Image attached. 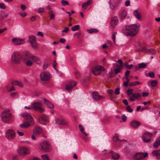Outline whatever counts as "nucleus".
I'll list each match as a JSON object with an SVG mask.
<instances>
[{
    "mask_svg": "<svg viewBox=\"0 0 160 160\" xmlns=\"http://www.w3.org/2000/svg\"><path fill=\"white\" fill-rule=\"evenodd\" d=\"M22 60L26 66L29 67L32 66L33 62L39 64L40 63L38 58L29 52H26L23 55Z\"/></svg>",
    "mask_w": 160,
    "mask_h": 160,
    "instance_id": "obj_1",
    "label": "nucleus"
},
{
    "mask_svg": "<svg viewBox=\"0 0 160 160\" xmlns=\"http://www.w3.org/2000/svg\"><path fill=\"white\" fill-rule=\"evenodd\" d=\"M139 25L136 24H132L129 26L126 25L122 29L123 33L127 36H135L138 32Z\"/></svg>",
    "mask_w": 160,
    "mask_h": 160,
    "instance_id": "obj_2",
    "label": "nucleus"
},
{
    "mask_svg": "<svg viewBox=\"0 0 160 160\" xmlns=\"http://www.w3.org/2000/svg\"><path fill=\"white\" fill-rule=\"evenodd\" d=\"M22 116L27 120L24 123L19 125L20 128H27L34 124V120L31 115L28 113H24Z\"/></svg>",
    "mask_w": 160,
    "mask_h": 160,
    "instance_id": "obj_3",
    "label": "nucleus"
},
{
    "mask_svg": "<svg viewBox=\"0 0 160 160\" xmlns=\"http://www.w3.org/2000/svg\"><path fill=\"white\" fill-rule=\"evenodd\" d=\"M23 59V55H22L19 52H14L12 55L11 61L13 64H18Z\"/></svg>",
    "mask_w": 160,
    "mask_h": 160,
    "instance_id": "obj_4",
    "label": "nucleus"
},
{
    "mask_svg": "<svg viewBox=\"0 0 160 160\" xmlns=\"http://www.w3.org/2000/svg\"><path fill=\"white\" fill-rule=\"evenodd\" d=\"M2 120L5 123H8L12 119V115L10 113V110H5L0 114Z\"/></svg>",
    "mask_w": 160,
    "mask_h": 160,
    "instance_id": "obj_5",
    "label": "nucleus"
},
{
    "mask_svg": "<svg viewBox=\"0 0 160 160\" xmlns=\"http://www.w3.org/2000/svg\"><path fill=\"white\" fill-rule=\"evenodd\" d=\"M92 73L95 75H100L102 71H104L105 68L101 65H98L93 68L92 69Z\"/></svg>",
    "mask_w": 160,
    "mask_h": 160,
    "instance_id": "obj_6",
    "label": "nucleus"
},
{
    "mask_svg": "<svg viewBox=\"0 0 160 160\" xmlns=\"http://www.w3.org/2000/svg\"><path fill=\"white\" fill-rule=\"evenodd\" d=\"M122 0H110V7L112 9H116L120 5Z\"/></svg>",
    "mask_w": 160,
    "mask_h": 160,
    "instance_id": "obj_7",
    "label": "nucleus"
},
{
    "mask_svg": "<svg viewBox=\"0 0 160 160\" xmlns=\"http://www.w3.org/2000/svg\"><path fill=\"white\" fill-rule=\"evenodd\" d=\"M29 41L31 44L33 48L34 49H37L38 47V45L36 42V37L33 35L29 36Z\"/></svg>",
    "mask_w": 160,
    "mask_h": 160,
    "instance_id": "obj_8",
    "label": "nucleus"
},
{
    "mask_svg": "<svg viewBox=\"0 0 160 160\" xmlns=\"http://www.w3.org/2000/svg\"><path fill=\"white\" fill-rule=\"evenodd\" d=\"M42 151L45 152H49L51 150V147L49 143L47 141L42 142Z\"/></svg>",
    "mask_w": 160,
    "mask_h": 160,
    "instance_id": "obj_9",
    "label": "nucleus"
},
{
    "mask_svg": "<svg viewBox=\"0 0 160 160\" xmlns=\"http://www.w3.org/2000/svg\"><path fill=\"white\" fill-rule=\"evenodd\" d=\"M51 77V74L48 72H44L41 73V79L43 81H48Z\"/></svg>",
    "mask_w": 160,
    "mask_h": 160,
    "instance_id": "obj_10",
    "label": "nucleus"
},
{
    "mask_svg": "<svg viewBox=\"0 0 160 160\" xmlns=\"http://www.w3.org/2000/svg\"><path fill=\"white\" fill-rule=\"evenodd\" d=\"M147 152H138L136 153L133 157L136 160L143 159L148 156Z\"/></svg>",
    "mask_w": 160,
    "mask_h": 160,
    "instance_id": "obj_11",
    "label": "nucleus"
},
{
    "mask_svg": "<svg viewBox=\"0 0 160 160\" xmlns=\"http://www.w3.org/2000/svg\"><path fill=\"white\" fill-rule=\"evenodd\" d=\"M6 136L8 139L10 140L12 139L15 137V133L13 130L9 129L7 131Z\"/></svg>",
    "mask_w": 160,
    "mask_h": 160,
    "instance_id": "obj_12",
    "label": "nucleus"
},
{
    "mask_svg": "<svg viewBox=\"0 0 160 160\" xmlns=\"http://www.w3.org/2000/svg\"><path fill=\"white\" fill-rule=\"evenodd\" d=\"M76 84V82L73 81H69L66 85V89L68 92H70L72 88Z\"/></svg>",
    "mask_w": 160,
    "mask_h": 160,
    "instance_id": "obj_13",
    "label": "nucleus"
},
{
    "mask_svg": "<svg viewBox=\"0 0 160 160\" xmlns=\"http://www.w3.org/2000/svg\"><path fill=\"white\" fill-rule=\"evenodd\" d=\"M152 136V134L151 133L148 132L145 133L142 137L143 141L146 143L148 142L151 140Z\"/></svg>",
    "mask_w": 160,
    "mask_h": 160,
    "instance_id": "obj_14",
    "label": "nucleus"
},
{
    "mask_svg": "<svg viewBox=\"0 0 160 160\" xmlns=\"http://www.w3.org/2000/svg\"><path fill=\"white\" fill-rule=\"evenodd\" d=\"M12 41L16 45L22 44L25 42L24 39L16 38H13Z\"/></svg>",
    "mask_w": 160,
    "mask_h": 160,
    "instance_id": "obj_15",
    "label": "nucleus"
},
{
    "mask_svg": "<svg viewBox=\"0 0 160 160\" xmlns=\"http://www.w3.org/2000/svg\"><path fill=\"white\" fill-rule=\"evenodd\" d=\"M49 121V119L46 115L43 114L41 116V124L46 125Z\"/></svg>",
    "mask_w": 160,
    "mask_h": 160,
    "instance_id": "obj_16",
    "label": "nucleus"
},
{
    "mask_svg": "<svg viewBox=\"0 0 160 160\" xmlns=\"http://www.w3.org/2000/svg\"><path fill=\"white\" fill-rule=\"evenodd\" d=\"M142 51L144 53H146L151 55H154L156 53V50L152 48L148 49L145 48H143Z\"/></svg>",
    "mask_w": 160,
    "mask_h": 160,
    "instance_id": "obj_17",
    "label": "nucleus"
},
{
    "mask_svg": "<svg viewBox=\"0 0 160 160\" xmlns=\"http://www.w3.org/2000/svg\"><path fill=\"white\" fill-rule=\"evenodd\" d=\"M118 21L117 16L112 17L111 19V24L113 28H114L118 24Z\"/></svg>",
    "mask_w": 160,
    "mask_h": 160,
    "instance_id": "obj_18",
    "label": "nucleus"
},
{
    "mask_svg": "<svg viewBox=\"0 0 160 160\" xmlns=\"http://www.w3.org/2000/svg\"><path fill=\"white\" fill-rule=\"evenodd\" d=\"M42 99L44 104L47 105L48 107L51 108H54L53 105L48 100L44 98H43Z\"/></svg>",
    "mask_w": 160,
    "mask_h": 160,
    "instance_id": "obj_19",
    "label": "nucleus"
},
{
    "mask_svg": "<svg viewBox=\"0 0 160 160\" xmlns=\"http://www.w3.org/2000/svg\"><path fill=\"white\" fill-rule=\"evenodd\" d=\"M56 123L58 124H61L62 125H66L68 124V122L63 119L59 118H58L55 120Z\"/></svg>",
    "mask_w": 160,
    "mask_h": 160,
    "instance_id": "obj_20",
    "label": "nucleus"
},
{
    "mask_svg": "<svg viewBox=\"0 0 160 160\" xmlns=\"http://www.w3.org/2000/svg\"><path fill=\"white\" fill-rule=\"evenodd\" d=\"M92 97L93 99L96 101H98L101 98L102 96H100L97 92H92Z\"/></svg>",
    "mask_w": 160,
    "mask_h": 160,
    "instance_id": "obj_21",
    "label": "nucleus"
},
{
    "mask_svg": "<svg viewBox=\"0 0 160 160\" xmlns=\"http://www.w3.org/2000/svg\"><path fill=\"white\" fill-rule=\"evenodd\" d=\"M127 16V12L125 10H123L119 15V20L121 22L124 20Z\"/></svg>",
    "mask_w": 160,
    "mask_h": 160,
    "instance_id": "obj_22",
    "label": "nucleus"
},
{
    "mask_svg": "<svg viewBox=\"0 0 160 160\" xmlns=\"http://www.w3.org/2000/svg\"><path fill=\"white\" fill-rule=\"evenodd\" d=\"M92 3V0H88L82 4V8L83 9L85 10L88 6L91 5Z\"/></svg>",
    "mask_w": 160,
    "mask_h": 160,
    "instance_id": "obj_23",
    "label": "nucleus"
},
{
    "mask_svg": "<svg viewBox=\"0 0 160 160\" xmlns=\"http://www.w3.org/2000/svg\"><path fill=\"white\" fill-rule=\"evenodd\" d=\"M110 153L111 154V157L113 159H118L120 157V155L118 153L112 151L110 152Z\"/></svg>",
    "mask_w": 160,
    "mask_h": 160,
    "instance_id": "obj_24",
    "label": "nucleus"
},
{
    "mask_svg": "<svg viewBox=\"0 0 160 160\" xmlns=\"http://www.w3.org/2000/svg\"><path fill=\"white\" fill-rule=\"evenodd\" d=\"M32 109H33L35 110H40V102H35L32 103Z\"/></svg>",
    "mask_w": 160,
    "mask_h": 160,
    "instance_id": "obj_25",
    "label": "nucleus"
},
{
    "mask_svg": "<svg viewBox=\"0 0 160 160\" xmlns=\"http://www.w3.org/2000/svg\"><path fill=\"white\" fill-rule=\"evenodd\" d=\"M141 124V123L138 121L133 120L130 123L131 126L134 128H137L138 126Z\"/></svg>",
    "mask_w": 160,
    "mask_h": 160,
    "instance_id": "obj_26",
    "label": "nucleus"
},
{
    "mask_svg": "<svg viewBox=\"0 0 160 160\" xmlns=\"http://www.w3.org/2000/svg\"><path fill=\"white\" fill-rule=\"evenodd\" d=\"M33 134L36 136H39L40 133V128L39 127H36L33 129Z\"/></svg>",
    "mask_w": 160,
    "mask_h": 160,
    "instance_id": "obj_27",
    "label": "nucleus"
},
{
    "mask_svg": "<svg viewBox=\"0 0 160 160\" xmlns=\"http://www.w3.org/2000/svg\"><path fill=\"white\" fill-rule=\"evenodd\" d=\"M133 14L135 17L138 20H141L142 18L141 14L138 12L137 10H135L133 12Z\"/></svg>",
    "mask_w": 160,
    "mask_h": 160,
    "instance_id": "obj_28",
    "label": "nucleus"
},
{
    "mask_svg": "<svg viewBox=\"0 0 160 160\" xmlns=\"http://www.w3.org/2000/svg\"><path fill=\"white\" fill-rule=\"evenodd\" d=\"M152 154L156 157L158 159H160V150H155L152 152Z\"/></svg>",
    "mask_w": 160,
    "mask_h": 160,
    "instance_id": "obj_29",
    "label": "nucleus"
},
{
    "mask_svg": "<svg viewBox=\"0 0 160 160\" xmlns=\"http://www.w3.org/2000/svg\"><path fill=\"white\" fill-rule=\"evenodd\" d=\"M160 145V137L158 138L156 140L153 145L154 148H157Z\"/></svg>",
    "mask_w": 160,
    "mask_h": 160,
    "instance_id": "obj_30",
    "label": "nucleus"
},
{
    "mask_svg": "<svg viewBox=\"0 0 160 160\" xmlns=\"http://www.w3.org/2000/svg\"><path fill=\"white\" fill-rule=\"evenodd\" d=\"M12 85H18L21 87H22L24 86V84L22 82H18L16 81L12 82Z\"/></svg>",
    "mask_w": 160,
    "mask_h": 160,
    "instance_id": "obj_31",
    "label": "nucleus"
},
{
    "mask_svg": "<svg viewBox=\"0 0 160 160\" xmlns=\"http://www.w3.org/2000/svg\"><path fill=\"white\" fill-rule=\"evenodd\" d=\"M142 84V82L136 81L129 83V86L130 87H133L137 85L141 84Z\"/></svg>",
    "mask_w": 160,
    "mask_h": 160,
    "instance_id": "obj_32",
    "label": "nucleus"
},
{
    "mask_svg": "<svg viewBox=\"0 0 160 160\" xmlns=\"http://www.w3.org/2000/svg\"><path fill=\"white\" fill-rule=\"evenodd\" d=\"M79 128L80 131L86 136H87L88 134L84 131V129L83 127L81 124L79 125Z\"/></svg>",
    "mask_w": 160,
    "mask_h": 160,
    "instance_id": "obj_33",
    "label": "nucleus"
},
{
    "mask_svg": "<svg viewBox=\"0 0 160 160\" xmlns=\"http://www.w3.org/2000/svg\"><path fill=\"white\" fill-rule=\"evenodd\" d=\"M98 31L97 29L96 28H91L89 30H88L87 32L90 34H91L92 33H97L98 32Z\"/></svg>",
    "mask_w": 160,
    "mask_h": 160,
    "instance_id": "obj_34",
    "label": "nucleus"
},
{
    "mask_svg": "<svg viewBox=\"0 0 160 160\" xmlns=\"http://www.w3.org/2000/svg\"><path fill=\"white\" fill-rule=\"evenodd\" d=\"M133 97L135 99H138L141 96V94L138 93H133L132 94Z\"/></svg>",
    "mask_w": 160,
    "mask_h": 160,
    "instance_id": "obj_35",
    "label": "nucleus"
},
{
    "mask_svg": "<svg viewBox=\"0 0 160 160\" xmlns=\"http://www.w3.org/2000/svg\"><path fill=\"white\" fill-rule=\"evenodd\" d=\"M23 148L24 149V151H23V153H24V155L28 154L30 153V151L29 149L27 147H23Z\"/></svg>",
    "mask_w": 160,
    "mask_h": 160,
    "instance_id": "obj_36",
    "label": "nucleus"
},
{
    "mask_svg": "<svg viewBox=\"0 0 160 160\" xmlns=\"http://www.w3.org/2000/svg\"><path fill=\"white\" fill-rule=\"evenodd\" d=\"M23 150H24L23 147H20L18 149V152L19 154L21 156H24V153H23Z\"/></svg>",
    "mask_w": 160,
    "mask_h": 160,
    "instance_id": "obj_37",
    "label": "nucleus"
},
{
    "mask_svg": "<svg viewBox=\"0 0 160 160\" xmlns=\"http://www.w3.org/2000/svg\"><path fill=\"white\" fill-rule=\"evenodd\" d=\"M79 29V25H75L72 28V30L73 31H75L78 30Z\"/></svg>",
    "mask_w": 160,
    "mask_h": 160,
    "instance_id": "obj_38",
    "label": "nucleus"
},
{
    "mask_svg": "<svg viewBox=\"0 0 160 160\" xmlns=\"http://www.w3.org/2000/svg\"><path fill=\"white\" fill-rule=\"evenodd\" d=\"M61 2L62 5L63 6H65L66 5H69V3L67 1H66L65 0H62Z\"/></svg>",
    "mask_w": 160,
    "mask_h": 160,
    "instance_id": "obj_39",
    "label": "nucleus"
},
{
    "mask_svg": "<svg viewBox=\"0 0 160 160\" xmlns=\"http://www.w3.org/2000/svg\"><path fill=\"white\" fill-rule=\"evenodd\" d=\"M124 66L126 67L127 69H131L133 67L132 64H131L130 65H129L128 64L127 62L124 63Z\"/></svg>",
    "mask_w": 160,
    "mask_h": 160,
    "instance_id": "obj_40",
    "label": "nucleus"
},
{
    "mask_svg": "<svg viewBox=\"0 0 160 160\" xmlns=\"http://www.w3.org/2000/svg\"><path fill=\"white\" fill-rule=\"evenodd\" d=\"M55 15V13L54 12H50V20H54Z\"/></svg>",
    "mask_w": 160,
    "mask_h": 160,
    "instance_id": "obj_41",
    "label": "nucleus"
},
{
    "mask_svg": "<svg viewBox=\"0 0 160 160\" xmlns=\"http://www.w3.org/2000/svg\"><path fill=\"white\" fill-rule=\"evenodd\" d=\"M146 65L144 63H139L138 64V68H145L146 67Z\"/></svg>",
    "mask_w": 160,
    "mask_h": 160,
    "instance_id": "obj_42",
    "label": "nucleus"
},
{
    "mask_svg": "<svg viewBox=\"0 0 160 160\" xmlns=\"http://www.w3.org/2000/svg\"><path fill=\"white\" fill-rule=\"evenodd\" d=\"M133 89H128L126 91V93L128 95H130L133 93H132Z\"/></svg>",
    "mask_w": 160,
    "mask_h": 160,
    "instance_id": "obj_43",
    "label": "nucleus"
},
{
    "mask_svg": "<svg viewBox=\"0 0 160 160\" xmlns=\"http://www.w3.org/2000/svg\"><path fill=\"white\" fill-rule=\"evenodd\" d=\"M41 157L43 160H50L47 154L42 155L41 156Z\"/></svg>",
    "mask_w": 160,
    "mask_h": 160,
    "instance_id": "obj_44",
    "label": "nucleus"
},
{
    "mask_svg": "<svg viewBox=\"0 0 160 160\" xmlns=\"http://www.w3.org/2000/svg\"><path fill=\"white\" fill-rule=\"evenodd\" d=\"M117 34V32H113L112 35V39L113 40V42L114 43H115L116 41H115V38H116V35Z\"/></svg>",
    "mask_w": 160,
    "mask_h": 160,
    "instance_id": "obj_45",
    "label": "nucleus"
},
{
    "mask_svg": "<svg viewBox=\"0 0 160 160\" xmlns=\"http://www.w3.org/2000/svg\"><path fill=\"white\" fill-rule=\"evenodd\" d=\"M113 140L114 142H117L118 141L121 142V141H125V140H122V141L120 140L118 138V137L117 136H115L113 137Z\"/></svg>",
    "mask_w": 160,
    "mask_h": 160,
    "instance_id": "obj_46",
    "label": "nucleus"
},
{
    "mask_svg": "<svg viewBox=\"0 0 160 160\" xmlns=\"http://www.w3.org/2000/svg\"><path fill=\"white\" fill-rule=\"evenodd\" d=\"M157 83V82L156 80H153L151 82V85L152 87H155Z\"/></svg>",
    "mask_w": 160,
    "mask_h": 160,
    "instance_id": "obj_47",
    "label": "nucleus"
},
{
    "mask_svg": "<svg viewBox=\"0 0 160 160\" xmlns=\"http://www.w3.org/2000/svg\"><path fill=\"white\" fill-rule=\"evenodd\" d=\"M126 108L127 111L129 112H131L133 111V109L131 108L130 106H127Z\"/></svg>",
    "mask_w": 160,
    "mask_h": 160,
    "instance_id": "obj_48",
    "label": "nucleus"
},
{
    "mask_svg": "<svg viewBox=\"0 0 160 160\" xmlns=\"http://www.w3.org/2000/svg\"><path fill=\"white\" fill-rule=\"evenodd\" d=\"M48 64L47 62H44L43 65V69L45 70L48 67Z\"/></svg>",
    "mask_w": 160,
    "mask_h": 160,
    "instance_id": "obj_49",
    "label": "nucleus"
},
{
    "mask_svg": "<svg viewBox=\"0 0 160 160\" xmlns=\"http://www.w3.org/2000/svg\"><path fill=\"white\" fill-rule=\"evenodd\" d=\"M149 76L151 78H154V74L153 72H149L148 73Z\"/></svg>",
    "mask_w": 160,
    "mask_h": 160,
    "instance_id": "obj_50",
    "label": "nucleus"
},
{
    "mask_svg": "<svg viewBox=\"0 0 160 160\" xmlns=\"http://www.w3.org/2000/svg\"><path fill=\"white\" fill-rule=\"evenodd\" d=\"M115 76L114 75L113 72L111 71L109 73V77L110 78H112L113 77H114Z\"/></svg>",
    "mask_w": 160,
    "mask_h": 160,
    "instance_id": "obj_51",
    "label": "nucleus"
},
{
    "mask_svg": "<svg viewBox=\"0 0 160 160\" xmlns=\"http://www.w3.org/2000/svg\"><path fill=\"white\" fill-rule=\"evenodd\" d=\"M107 92L109 94H110L111 95L114 92L113 91L112 89H108L107 90Z\"/></svg>",
    "mask_w": 160,
    "mask_h": 160,
    "instance_id": "obj_52",
    "label": "nucleus"
},
{
    "mask_svg": "<svg viewBox=\"0 0 160 160\" xmlns=\"http://www.w3.org/2000/svg\"><path fill=\"white\" fill-rule=\"evenodd\" d=\"M17 132L19 135L20 136H23L24 135L23 133L22 132L20 131L19 130H18L17 131Z\"/></svg>",
    "mask_w": 160,
    "mask_h": 160,
    "instance_id": "obj_53",
    "label": "nucleus"
},
{
    "mask_svg": "<svg viewBox=\"0 0 160 160\" xmlns=\"http://www.w3.org/2000/svg\"><path fill=\"white\" fill-rule=\"evenodd\" d=\"M0 8L2 9H5L6 6L4 4L1 3H0Z\"/></svg>",
    "mask_w": 160,
    "mask_h": 160,
    "instance_id": "obj_54",
    "label": "nucleus"
},
{
    "mask_svg": "<svg viewBox=\"0 0 160 160\" xmlns=\"http://www.w3.org/2000/svg\"><path fill=\"white\" fill-rule=\"evenodd\" d=\"M120 89L119 88H117L115 90V93L117 95H119L120 94Z\"/></svg>",
    "mask_w": 160,
    "mask_h": 160,
    "instance_id": "obj_55",
    "label": "nucleus"
},
{
    "mask_svg": "<svg viewBox=\"0 0 160 160\" xmlns=\"http://www.w3.org/2000/svg\"><path fill=\"white\" fill-rule=\"evenodd\" d=\"M120 72V69L119 68H116V69H115V73L116 74H118V73Z\"/></svg>",
    "mask_w": 160,
    "mask_h": 160,
    "instance_id": "obj_56",
    "label": "nucleus"
},
{
    "mask_svg": "<svg viewBox=\"0 0 160 160\" xmlns=\"http://www.w3.org/2000/svg\"><path fill=\"white\" fill-rule=\"evenodd\" d=\"M56 64H57V62H56V60H55L54 62H53V67L54 68V69L57 71H58V70L56 68Z\"/></svg>",
    "mask_w": 160,
    "mask_h": 160,
    "instance_id": "obj_57",
    "label": "nucleus"
},
{
    "mask_svg": "<svg viewBox=\"0 0 160 160\" xmlns=\"http://www.w3.org/2000/svg\"><path fill=\"white\" fill-rule=\"evenodd\" d=\"M130 4V1L129 0H127L125 2V5L127 6H129Z\"/></svg>",
    "mask_w": 160,
    "mask_h": 160,
    "instance_id": "obj_58",
    "label": "nucleus"
},
{
    "mask_svg": "<svg viewBox=\"0 0 160 160\" xmlns=\"http://www.w3.org/2000/svg\"><path fill=\"white\" fill-rule=\"evenodd\" d=\"M19 14L22 17H24L27 14L25 12H19Z\"/></svg>",
    "mask_w": 160,
    "mask_h": 160,
    "instance_id": "obj_59",
    "label": "nucleus"
},
{
    "mask_svg": "<svg viewBox=\"0 0 160 160\" xmlns=\"http://www.w3.org/2000/svg\"><path fill=\"white\" fill-rule=\"evenodd\" d=\"M69 28H65V29L62 31V32L67 33L69 31Z\"/></svg>",
    "mask_w": 160,
    "mask_h": 160,
    "instance_id": "obj_60",
    "label": "nucleus"
},
{
    "mask_svg": "<svg viewBox=\"0 0 160 160\" xmlns=\"http://www.w3.org/2000/svg\"><path fill=\"white\" fill-rule=\"evenodd\" d=\"M25 109H28L29 110H31L32 109V104H31V106H25L24 107Z\"/></svg>",
    "mask_w": 160,
    "mask_h": 160,
    "instance_id": "obj_61",
    "label": "nucleus"
},
{
    "mask_svg": "<svg viewBox=\"0 0 160 160\" xmlns=\"http://www.w3.org/2000/svg\"><path fill=\"white\" fill-rule=\"evenodd\" d=\"M149 93L148 92H144L142 93V96L143 97H145L146 96H148Z\"/></svg>",
    "mask_w": 160,
    "mask_h": 160,
    "instance_id": "obj_62",
    "label": "nucleus"
},
{
    "mask_svg": "<svg viewBox=\"0 0 160 160\" xmlns=\"http://www.w3.org/2000/svg\"><path fill=\"white\" fill-rule=\"evenodd\" d=\"M21 8L22 10H24L26 8V7L23 4H22L21 6Z\"/></svg>",
    "mask_w": 160,
    "mask_h": 160,
    "instance_id": "obj_63",
    "label": "nucleus"
},
{
    "mask_svg": "<svg viewBox=\"0 0 160 160\" xmlns=\"http://www.w3.org/2000/svg\"><path fill=\"white\" fill-rule=\"evenodd\" d=\"M31 160H40L39 158L36 157H33L31 159Z\"/></svg>",
    "mask_w": 160,
    "mask_h": 160,
    "instance_id": "obj_64",
    "label": "nucleus"
}]
</instances>
